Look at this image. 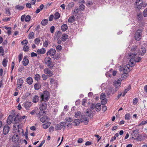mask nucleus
<instances>
[{
	"label": "nucleus",
	"instance_id": "nucleus-1",
	"mask_svg": "<svg viewBox=\"0 0 147 147\" xmlns=\"http://www.w3.org/2000/svg\"><path fill=\"white\" fill-rule=\"evenodd\" d=\"M138 50L137 49L136 47H133L131 49V53H129L128 54V59H130L129 62V66L131 67L134 66L135 65L136 62H138L141 61V58H138V60H134V58L137 55L138 52Z\"/></svg>",
	"mask_w": 147,
	"mask_h": 147
},
{
	"label": "nucleus",
	"instance_id": "nucleus-2",
	"mask_svg": "<svg viewBox=\"0 0 147 147\" xmlns=\"http://www.w3.org/2000/svg\"><path fill=\"white\" fill-rule=\"evenodd\" d=\"M14 119V123L13 127V130L15 131L16 133H18L20 135L21 134L23 135L24 130L22 129V126L19 122V116L18 115H16Z\"/></svg>",
	"mask_w": 147,
	"mask_h": 147
},
{
	"label": "nucleus",
	"instance_id": "nucleus-3",
	"mask_svg": "<svg viewBox=\"0 0 147 147\" xmlns=\"http://www.w3.org/2000/svg\"><path fill=\"white\" fill-rule=\"evenodd\" d=\"M75 117L76 118H79L80 121L84 123L85 125L88 124L89 119L88 117H86L85 115H83V114L80 111L76 112L75 113Z\"/></svg>",
	"mask_w": 147,
	"mask_h": 147
},
{
	"label": "nucleus",
	"instance_id": "nucleus-4",
	"mask_svg": "<svg viewBox=\"0 0 147 147\" xmlns=\"http://www.w3.org/2000/svg\"><path fill=\"white\" fill-rule=\"evenodd\" d=\"M40 98H41V100H43L45 102L47 101L50 98V94L47 91H44L43 93L41 95Z\"/></svg>",
	"mask_w": 147,
	"mask_h": 147
},
{
	"label": "nucleus",
	"instance_id": "nucleus-5",
	"mask_svg": "<svg viewBox=\"0 0 147 147\" xmlns=\"http://www.w3.org/2000/svg\"><path fill=\"white\" fill-rule=\"evenodd\" d=\"M142 30L141 29H138L136 32L135 35V39L137 40H139L141 38Z\"/></svg>",
	"mask_w": 147,
	"mask_h": 147
},
{
	"label": "nucleus",
	"instance_id": "nucleus-6",
	"mask_svg": "<svg viewBox=\"0 0 147 147\" xmlns=\"http://www.w3.org/2000/svg\"><path fill=\"white\" fill-rule=\"evenodd\" d=\"M143 0H136V6L138 9H140L142 7Z\"/></svg>",
	"mask_w": 147,
	"mask_h": 147
},
{
	"label": "nucleus",
	"instance_id": "nucleus-7",
	"mask_svg": "<svg viewBox=\"0 0 147 147\" xmlns=\"http://www.w3.org/2000/svg\"><path fill=\"white\" fill-rule=\"evenodd\" d=\"M121 81L122 80L121 78L119 79L117 81H114V85L116 87L115 92H116L118 90V87L121 85Z\"/></svg>",
	"mask_w": 147,
	"mask_h": 147
},
{
	"label": "nucleus",
	"instance_id": "nucleus-8",
	"mask_svg": "<svg viewBox=\"0 0 147 147\" xmlns=\"http://www.w3.org/2000/svg\"><path fill=\"white\" fill-rule=\"evenodd\" d=\"M139 136V133L138 132V131L137 129H136L135 130H134L131 135V138L133 139H136L135 138L136 137H138Z\"/></svg>",
	"mask_w": 147,
	"mask_h": 147
},
{
	"label": "nucleus",
	"instance_id": "nucleus-9",
	"mask_svg": "<svg viewBox=\"0 0 147 147\" xmlns=\"http://www.w3.org/2000/svg\"><path fill=\"white\" fill-rule=\"evenodd\" d=\"M44 72L46 74H47L48 76L51 77L53 75V73L52 72L49 70L48 68H46L44 70Z\"/></svg>",
	"mask_w": 147,
	"mask_h": 147
},
{
	"label": "nucleus",
	"instance_id": "nucleus-10",
	"mask_svg": "<svg viewBox=\"0 0 147 147\" xmlns=\"http://www.w3.org/2000/svg\"><path fill=\"white\" fill-rule=\"evenodd\" d=\"M121 69L123 71L124 73H128L130 71L129 66L128 65H124Z\"/></svg>",
	"mask_w": 147,
	"mask_h": 147
},
{
	"label": "nucleus",
	"instance_id": "nucleus-11",
	"mask_svg": "<svg viewBox=\"0 0 147 147\" xmlns=\"http://www.w3.org/2000/svg\"><path fill=\"white\" fill-rule=\"evenodd\" d=\"M19 137L17 134H15L12 138V141L14 143H16L19 141Z\"/></svg>",
	"mask_w": 147,
	"mask_h": 147
},
{
	"label": "nucleus",
	"instance_id": "nucleus-12",
	"mask_svg": "<svg viewBox=\"0 0 147 147\" xmlns=\"http://www.w3.org/2000/svg\"><path fill=\"white\" fill-rule=\"evenodd\" d=\"M9 127L8 125H5L4 127L3 133L4 135L7 134L9 132Z\"/></svg>",
	"mask_w": 147,
	"mask_h": 147
},
{
	"label": "nucleus",
	"instance_id": "nucleus-13",
	"mask_svg": "<svg viewBox=\"0 0 147 147\" xmlns=\"http://www.w3.org/2000/svg\"><path fill=\"white\" fill-rule=\"evenodd\" d=\"M56 50L55 49H51L47 53V55H50L51 56H53L55 54Z\"/></svg>",
	"mask_w": 147,
	"mask_h": 147
},
{
	"label": "nucleus",
	"instance_id": "nucleus-14",
	"mask_svg": "<svg viewBox=\"0 0 147 147\" xmlns=\"http://www.w3.org/2000/svg\"><path fill=\"white\" fill-rule=\"evenodd\" d=\"M135 47H136L135 46ZM137 47V49L138 50V53L137 54H139L140 55V53H141V55L142 56H143V55L146 52V50L144 48H141V51H142V52L141 51L140 52V50H139L138 49Z\"/></svg>",
	"mask_w": 147,
	"mask_h": 147
},
{
	"label": "nucleus",
	"instance_id": "nucleus-15",
	"mask_svg": "<svg viewBox=\"0 0 147 147\" xmlns=\"http://www.w3.org/2000/svg\"><path fill=\"white\" fill-rule=\"evenodd\" d=\"M95 109L96 111L98 112L101 109V105L99 103H97L96 105Z\"/></svg>",
	"mask_w": 147,
	"mask_h": 147
},
{
	"label": "nucleus",
	"instance_id": "nucleus-16",
	"mask_svg": "<svg viewBox=\"0 0 147 147\" xmlns=\"http://www.w3.org/2000/svg\"><path fill=\"white\" fill-rule=\"evenodd\" d=\"M32 105V103L30 102H27L24 104V107L26 109H29L31 106Z\"/></svg>",
	"mask_w": 147,
	"mask_h": 147
},
{
	"label": "nucleus",
	"instance_id": "nucleus-17",
	"mask_svg": "<svg viewBox=\"0 0 147 147\" xmlns=\"http://www.w3.org/2000/svg\"><path fill=\"white\" fill-rule=\"evenodd\" d=\"M47 107V105L46 103L43 102L42 103L41 106L40 107L39 109L40 110H45Z\"/></svg>",
	"mask_w": 147,
	"mask_h": 147
},
{
	"label": "nucleus",
	"instance_id": "nucleus-18",
	"mask_svg": "<svg viewBox=\"0 0 147 147\" xmlns=\"http://www.w3.org/2000/svg\"><path fill=\"white\" fill-rule=\"evenodd\" d=\"M12 116L11 115H10L8 118L7 121V123L8 124H10L13 121L12 119Z\"/></svg>",
	"mask_w": 147,
	"mask_h": 147
},
{
	"label": "nucleus",
	"instance_id": "nucleus-19",
	"mask_svg": "<svg viewBox=\"0 0 147 147\" xmlns=\"http://www.w3.org/2000/svg\"><path fill=\"white\" fill-rule=\"evenodd\" d=\"M46 50L45 48H42L40 49H38L37 50V53L38 54H43L45 53Z\"/></svg>",
	"mask_w": 147,
	"mask_h": 147
},
{
	"label": "nucleus",
	"instance_id": "nucleus-20",
	"mask_svg": "<svg viewBox=\"0 0 147 147\" xmlns=\"http://www.w3.org/2000/svg\"><path fill=\"white\" fill-rule=\"evenodd\" d=\"M49 118L47 117H44L41 118L40 119V121L42 123H44L48 121Z\"/></svg>",
	"mask_w": 147,
	"mask_h": 147
},
{
	"label": "nucleus",
	"instance_id": "nucleus-21",
	"mask_svg": "<svg viewBox=\"0 0 147 147\" xmlns=\"http://www.w3.org/2000/svg\"><path fill=\"white\" fill-rule=\"evenodd\" d=\"M51 124V123L50 122H47L46 123L43 124V127L44 129H47L49 127V126Z\"/></svg>",
	"mask_w": 147,
	"mask_h": 147
},
{
	"label": "nucleus",
	"instance_id": "nucleus-22",
	"mask_svg": "<svg viewBox=\"0 0 147 147\" xmlns=\"http://www.w3.org/2000/svg\"><path fill=\"white\" fill-rule=\"evenodd\" d=\"M26 82L27 83L29 84H31L33 82V80L32 78L29 77L27 78L26 79Z\"/></svg>",
	"mask_w": 147,
	"mask_h": 147
},
{
	"label": "nucleus",
	"instance_id": "nucleus-23",
	"mask_svg": "<svg viewBox=\"0 0 147 147\" xmlns=\"http://www.w3.org/2000/svg\"><path fill=\"white\" fill-rule=\"evenodd\" d=\"M73 123H74V126H75L78 125L80 123L79 119H76L74 120Z\"/></svg>",
	"mask_w": 147,
	"mask_h": 147
},
{
	"label": "nucleus",
	"instance_id": "nucleus-24",
	"mask_svg": "<svg viewBox=\"0 0 147 147\" xmlns=\"http://www.w3.org/2000/svg\"><path fill=\"white\" fill-rule=\"evenodd\" d=\"M48 22V20L47 19H44L41 22V24L42 26H45L47 24Z\"/></svg>",
	"mask_w": 147,
	"mask_h": 147
},
{
	"label": "nucleus",
	"instance_id": "nucleus-25",
	"mask_svg": "<svg viewBox=\"0 0 147 147\" xmlns=\"http://www.w3.org/2000/svg\"><path fill=\"white\" fill-rule=\"evenodd\" d=\"M75 17L74 16H71L69 18L68 21L69 23L73 22L75 20Z\"/></svg>",
	"mask_w": 147,
	"mask_h": 147
},
{
	"label": "nucleus",
	"instance_id": "nucleus-26",
	"mask_svg": "<svg viewBox=\"0 0 147 147\" xmlns=\"http://www.w3.org/2000/svg\"><path fill=\"white\" fill-rule=\"evenodd\" d=\"M73 121V119L70 117H67L65 118V121L67 123H70Z\"/></svg>",
	"mask_w": 147,
	"mask_h": 147
},
{
	"label": "nucleus",
	"instance_id": "nucleus-27",
	"mask_svg": "<svg viewBox=\"0 0 147 147\" xmlns=\"http://www.w3.org/2000/svg\"><path fill=\"white\" fill-rule=\"evenodd\" d=\"M67 25L65 24H63L61 27V30L63 31H65L67 30Z\"/></svg>",
	"mask_w": 147,
	"mask_h": 147
},
{
	"label": "nucleus",
	"instance_id": "nucleus-28",
	"mask_svg": "<svg viewBox=\"0 0 147 147\" xmlns=\"http://www.w3.org/2000/svg\"><path fill=\"white\" fill-rule=\"evenodd\" d=\"M28 62L29 61L27 58L24 59L22 61L23 64L24 66L27 65L28 64Z\"/></svg>",
	"mask_w": 147,
	"mask_h": 147
},
{
	"label": "nucleus",
	"instance_id": "nucleus-29",
	"mask_svg": "<svg viewBox=\"0 0 147 147\" xmlns=\"http://www.w3.org/2000/svg\"><path fill=\"white\" fill-rule=\"evenodd\" d=\"M51 58L49 57H46L45 59V61L46 64H47L48 63L51 62Z\"/></svg>",
	"mask_w": 147,
	"mask_h": 147
},
{
	"label": "nucleus",
	"instance_id": "nucleus-30",
	"mask_svg": "<svg viewBox=\"0 0 147 147\" xmlns=\"http://www.w3.org/2000/svg\"><path fill=\"white\" fill-rule=\"evenodd\" d=\"M39 97L37 95L34 96L33 99V102H34L36 103L39 100Z\"/></svg>",
	"mask_w": 147,
	"mask_h": 147
},
{
	"label": "nucleus",
	"instance_id": "nucleus-31",
	"mask_svg": "<svg viewBox=\"0 0 147 147\" xmlns=\"http://www.w3.org/2000/svg\"><path fill=\"white\" fill-rule=\"evenodd\" d=\"M68 38V35L66 34H63L61 37V39L63 41H65Z\"/></svg>",
	"mask_w": 147,
	"mask_h": 147
},
{
	"label": "nucleus",
	"instance_id": "nucleus-32",
	"mask_svg": "<svg viewBox=\"0 0 147 147\" xmlns=\"http://www.w3.org/2000/svg\"><path fill=\"white\" fill-rule=\"evenodd\" d=\"M35 90H38L40 88V85L39 83H36L34 86Z\"/></svg>",
	"mask_w": 147,
	"mask_h": 147
},
{
	"label": "nucleus",
	"instance_id": "nucleus-33",
	"mask_svg": "<svg viewBox=\"0 0 147 147\" xmlns=\"http://www.w3.org/2000/svg\"><path fill=\"white\" fill-rule=\"evenodd\" d=\"M60 124L61 127L63 128L64 129H65L66 125V122H62L60 123Z\"/></svg>",
	"mask_w": 147,
	"mask_h": 147
},
{
	"label": "nucleus",
	"instance_id": "nucleus-34",
	"mask_svg": "<svg viewBox=\"0 0 147 147\" xmlns=\"http://www.w3.org/2000/svg\"><path fill=\"white\" fill-rule=\"evenodd\" d=\"M143 18L142 14L140 13H138L137 14V18L139 20H141Z\"/></svg>",
	"mask_w": 147,
	"mask_h": 147
},
{
	"label": "nucleus",
	"instance_id": "nucleus-35",
	"mask_svg": "<svg viewBox=\"0 0 147 147\" xmlns=\"http://www.w3.org/2000/svg\"><path fill=\"white\" fill-rule=\"evenodd\" d=\"M92 110L91 109L89 108V109L87 110V111L86 112V113L87 114V115L88 117H90L91 115V112H92Z\"/></svg>",
	"mask_w": 147,
	"mask_h": 147
},
{
	"label": "nucleus",
	"instance_id": "nucleus-36",
	"mask_svg": "<svg viewBox=\"0 0 147 147\" xmlns=\"http://www.w3.org/2000/svg\"><path fill=\"white\" fill-rule=\"evenodd\" d=\"M60 16L59 13L56 12L54 14V19L55 20L59 19L60 17Z\"/></svg>",
	"mask_w": 147,
	"mask_h": 147
},
{
	"label": "nucleus",
	"instance_id": "nucleus-37",
	"mask_svg": "<svg viewBox=\"0 0 147 147\" xmlns=\"http://www.w3.org/2000/svg\"><path fill=\"white\" fill-rule=\"evenodd\" d=\"M34 36V33L33 32H30L28 35V38L30 39L33 38Z\"/></svg>",
	"mask_w": 147,
	"mask_h": 147
},
{
	"label": "nucleus",
	"instance_id": "nucleus-38",
	"mask_svg": "<svg viewBox=\"0 0 147 147\" xmlns=\"http://www.w3.org/2000/svg\"><path fill=\"white\" fill-rule=\"evenodd\" d=\"M101 104L102 105H105L107 103V98L103 99H101Z\"/></svg>",
	"mask_w": 147,
	"mask_h": 147
},
{
	"label": "nucleus",
	"instance_id": "nucleus-39",
	"mask_svg": "<svg viewBox=\"0 0 147 147\" xmlns=\"http://www.w3.org/2000/svg\"><path fill=\"white\" fill-rule=\"evenodd\" d=\"M128 73H124L122 75V78H124V79L126 78L128 76Z\"/></svg>",
	"mask_w": 147,
	"mask_h": 147
},
{
	"label": "nucleus",
	"instance_id": "nucleus-40",
	"mask_svg": "<svg viewBox=\"0 0 147 147\" xmlns=\"http://www.w3.org/2000/svg\"><path fill=\"white\" fill-rule=\"evenodd\" d=\"M34 78L36 80L38 81L40 80V76L39 74H36L35 75Z\"/></svg>",
	"mask_w": 147,
	"mask_h": 147
},
{
	"label": "nucleus",
	"instance_id": "nucleus-41",
	"mask_svg": "<svg viewBox=\"0 0 147 147\" xmlns=\"http://www.w3.org/2000/svg\"><path fill=\"white\" fill-rule=\"evenodd\" d=\"M16 9L19 10H22L24 7L23 6H20L19 5H17L15 7Z\"/></svg>",
	"mask_w": 147,
	"mask_h": 147
},
{
	"label": "nucleus",
	"instance_id": "nucleus-42",
	"mask_svg": "<svg viewBox=\"0 0 147 147\" xmlns=\"http://www.w3.org/2000/svg\"><path fill=\"white\" fill-rule=\"evenodd\" d=\"M55 129L56 130H61L62 128L61 127L60 125L57 124L55 127Z\"/></svg>",
	"mask_w": 147,
	"mask_h": 147
},
{
	"label": "nucleus",
	"instance_id": "nucleus-43",
	"mask_svg": "<svg viewBox=\"0 0 147 147\" xmlns=\"http://www.w3.org/2000/svg\"><path fill=\"white\" fill-rule=\"evenodd\" d=\"M31 19V17L29 15H27L25 16V21L26 22H29Z\"/></svg>",
	"mask_w": 147,
	"mask_h": 147
},
{
	"label": "nucleus",
	"instance_id": "nucleus-44",
	"mask_svg": "<svg viewBox=\"0 0 147 147\" xmlns=\"http://www.w3.org/2000/svg\"><path fill=\"white\" fill-rule=\"evenodd\" d=\"M130 117V114L127 113L126 114L125 116V119L129 120Z\"/></svg>",
	"mask_w": 147,
	"mask_h": 147
},
{
	"label": "nucleus",
	"instance_id": "nucleus-45",
	"mask_svg": "<svg viewBox=\"0 0 147 147\" xmlns=\"http://www.w3.org/2000/svg\"><path fill=\"white\" fill-rule=\"evenodd\" d=\"M7 60L6 59H4L3 61L2 64L3 66L5 67L7 65Z\"/></svg>",
	"mask_w": 147,
	"mask_h": 147
},
{
	"label": "nucleus",
	"instance_id": "nucleus-46",
	"mask_svg": "<svg viewBox=\"0 0 147 147\" xmlns=\"http://www.w3.org/2000/svg\"><path fill=\"white\" fill-rule=\"evenodd\" d=\"M105 97L106 95L104 93H102L100 95V98L101 99H103L106 98H105Z\"/></svg>",
	"mask_w": 147,
	"mask_h": 147
},
{
	"label": "nucleus",
	"instance_id": "nucleus-47",
	"mask_svg": "<svg viewBox=\"0 0 147 147\" xmlns=\"http://www.w3.org/2000/svg\"><path fill=\"white\" fill-rule=\"evenodd\" d=\"M18 84H22L23 83V80L22 78H20L17 81Z\"/></svg>",
	"mask_w": 147,
	"mask_h": 147
},
{
	"label": "nucleus",
	"instance_id": "nucleus-48",
	"mask_svg": "<svg viewBox=\"0 0 147 147\" xmlns=\"http://www.w3.org/2000/svg\"><path fill=\"white\" fill-rule=\"evenodd\" d=\"M40 42V40L38 38H36L34 40L35 43L36 44H38Z\"/></svg>",
	"mask_w": 147,
	"mask_h": 147
},
{
	"label": "nucleus",
	"instance_id": "nucleus-49",
	"mask_svg": "<svg viewBox=\"0 0 147 147\" xmlns=\"http://www.w3.org/2000/svg\"><path fill=\"white\" fill-rule=\"evenodd\" d=\"M131 88V86H129L127 88L125 89L124 91V92H125V93H126L127 91L130 89Z\"/></svg>",
	"mask_w": 147,
	"mask_h": 147
},
{
	"label": "nucleus",
	"instance_id": "nucleus-50",
	"mask_svg": "<svg viewBox=\"0 0 147 147\" xmlns=\"http://www.w3.org/2000/svg\"><path fill=\"white\" fill-rule=\"evenodd\" d=\"M42 78L43 80H45L47 79V76L45 74H43L42 75Z\"/></svg>",
	"mask_w": 147,
	"mask_h": 147
},
{
	"label": "nucleus",
	"instance_id": "nucleus-51",
	"mask_svg": "<svg viewBox=\"0 0 147 147\" xmlns=\"http://www.w3.org/2000/svg\"><path fill=\"white\" fill-rule=\"evenodd\" d=\"M147 123V120L146 121H142L138 125V126H140Z\"/></svg>",
	"mask_w": 147,
	"mask_h": 147
},
{
	"label": "nucleus",
	"instance_id": "nucleus-52",
	"mask_svg": "<svg viewBox=\"0 0 147 147\" xmlns=\"http://www.w3.org/2000/svg\"><path fill=\"white\" fill-rule=\"evenodd\" d=\"M5 13L10 15V12L9 9L8 8H7L5 9Z\"/></svg>",
	"mask_w": 147,
	"mask_h": 147
},
{
	"label": "nucleus",
	"instance_id": "nucleus-53",
	"mask_svg": "<svg viewBox=\"0 0 147 147\" xmlns=\"http://www.w3.org/2000/svg\"><path fill=\"white\" fill-rule=\"evenodd\" d=\"M45 113V112L44 111H43V110H41V111H39L38 113V116L40 117V116L42 115Z\"/></svg>",
	"mask_w": 147,
	"mask_h": 147
},
{
	"label": "nucleus",
	"instance_id": "nucleus-54",
	"mask_svg": "<svg viewBox=\"0 0 147 147\" xmlns=\"http://www.w3.org/2000/svg\"><path fill=\"white\" fill-rule=\"evenodd\" d=\"M143 15L144 17L147 16V8L145 9L144 11Z\"/></svg>",
	"mask_w": 147,
	"mask_h": 147
},
{
	"label": "nucleus",
	"instance_id": "nucleus-55",
	"mask_svg": "<svg viewBox=\"0 0 147 147\" xmlns=\"http://www.w3.org/2000/svg\"><path fill=\"white\" fill-rule=\"evenodd\" d=\"M28 42V40H24L22 41L21 43L22 44L24 45H25L27 44Z\"/></svg>",
	"mask_w": 147,
	"mask_h": 147
},
{
	"label": "nucleus",
	"instance_id": "nucleus-56",
	"mask_svg": "<svg viewBox=\"0 0 147 147\" xmlns=\"http://www.w3.org/2000/svg\"><path fill=\"white\" fill-rule=\"evenodd\" d=\"M74 6V3H71L69 4L68 5V8L69 9H71Z\"/></svg>",
	"mask_w": 147,
	"mask_h": 147
},
{
	"label": "nucleus",
	"instance_id": "nucleus-57",
	"mask_svg": "<svg viewBox=\"0 0 147 147\" xmlns=\"http://www.w3.org/2000/svg\"><path fill=\"white\" fill-rule=\"evenodd\" d=\"M55 30V27L54 26H52L50 28V30L51 33H53Z\"/></svg>",
	"mask_w": 147,
	"mask_h": 147
},
{
	"label": "nucleus",
	"instance_id": "nucleus-58",
	"mask_svg": "<svg viewBox=\"0 0 147 147\" xmlns=\"http://www.w3.org/2000/svg\"><path fill=\"white\" fill-rule=\"evenodd\" d=\"M29 47L27 46H24L23 47V50L24 51H28V50Z\"/></svg>",
	"mask_w": 147,
	"mask_h": 147
},
{
	"label": "nucleus",
	"instance_id": "nucleus-59",
	"mask_svg": "<svg viewBox=\"0 0 147 147\" xmlns=\"http://www.w3.org/2000/svg\"><path fill=\"white\" fill-rule=\"evenodd\" d=\"M79 9L83 10L84 9V5L83 4L81 5L79 7Z\"/></svg>",
	"mask_w": 147,
	"mask_h": 147
},
{
	"label": "nucleus",
	"instance_id": "nucleus-60",
	"mask_svg": "<svg viewBox=\"0 0 147 147\" xmlns=\"http://www.w3.org/2000/svg\"><path fill=\"white\" fill-rule=\"evenodd\" d=\"M138 102V99L137 98H135L133 101V103L134 105L136 104Z\"/></svg>",
	"mask_w": 147,
	"mask_h": 147
},
{
	"label": "nucleus",
	"instance_id": "nucleus-61",
	"mask_svg": "<svg viewBox=\"0 0 147 147\" xmlns=\"http://www.w3.org/2000/svg\"><path fill=\"white\" fill-rule=\"evenodd\" d=\"M0 53H2V55H3L4 54V51L2 47H0Z\"/></svg>",
	"mask_w": 147,
	"mask_h": 147
},
{
	"label": "nucleus",
	"instance_id": "nucleus-62",
	"mask_svg": "<svg viewBox=\"0 0 147 147\" xmlns=\"http://www.w3.org/2000/svg\"><path fill=\"white\" fill-rule=\"evenodd\" d=\"M96 105L94 103L92 104L91 105L90 109H91L93 110L96 107Z\"/></svg>",
	"mask_w": 147,
	"mask_h": 147
},
{
	"label": "nucleus",
	"instance_id": "nucleus-63",
	"mask_svg": "<svg viewBox=\"0 0 147 147\" xmlns=\"http://www.w3.org/2000/svg\"><path fill=\"white\" fill-rule=\"evenodd\" d=\"M26 15H23L22 16L21 18V21L24 22V19H25Z\"/></svg>",
	"mask_w": 147,
	"mask_h": 147
},
{
	"label": "nucleus",
	"instance_id": "nucleus-64",
	"mask_svg": "<svg viewBox=\"0 0 147 147\" xmlns=\"http://www.w3.org/2000/svg\"><path fill=\"white\" fill-rule=\"evenodd\" d=\"M62 49L60 45H58L57 46L56 49L57 51H60Z\"/></svg>",
	"mask_w": 147,
	"mask_h": 147
}]
</instances>
